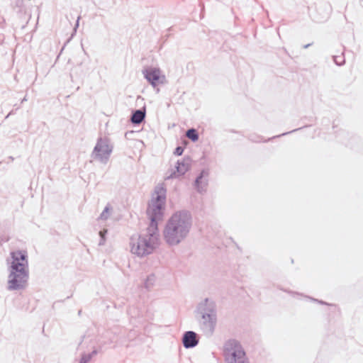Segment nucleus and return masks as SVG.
<instances>
[{"label": "nucleus", "mask_w": 363, "mask_h": 363, "mask_svg": "<svg viewBox=\"0 0 363 363\" xmlns=\"http://www.w3.org/2000/svg\"><path fill=\"white\" fill-rule=\"evenodd\" d=\"M196 334L192 331L186 332L183 337L184 346L186 348L194 347L197 345Z\"/></svg>", "instance_id": "9"}, {"label": "nucleus", "mask_w": 363, "mask_h": 363, "mask_svg": "<svg viewBox=\"0 0 363 363\" xmlns=\"http://www.w3.org/2000/svg\"><path fill=\"white\" fill-rule=\"evenodd\" d=\"M12 262L11 269L13 270H20L21 269L27 270L28 262L26 259L27 253L26 251L18 250L11 253Z\"/></svg>", "instance_id": "6"}, {"label": "nucleus", "mask_w": 363, "mask_h": 363, "mask_svg": "<svg viewBox=\"0 0 363 363\" xmlns=\"http://www.w3.org/2000/svg\"><path fill=\"white\" fill-rule=\"evenodd\" d=\"M186 135L187 138H189L190 140H191L194 142L197 141L199 139L198 133H197L196 130L194 128L189 129V130H187Z\"/></svg>", "instance_id": "13"}, {"label": "nucleus", "mask_w": 363, "mask_h": 363, "mask_svg": "<svg viewBox=\"0 0 363 363\" xmlns=\"http://www.w3.org/2000/svg\"><path fill=\"white\" fill-rule=\"evenodd\" d=\"M111 211H112V208L109 205L106 206L104 210L101 213L99 219L102 220H107L110 217Z\"/></svg>", "instance_id": "12"}, {"label": "nucleus", "mask_w": 363, "mask_h": 363, "mask_svg": "<svg viewBox=\"0 0 363 363\" xmlns=\"http://www.w3.org/2000/svg\"><path fill=\"white\" fill-rule=\"evenodd\" d=\"M111 152V148L107 142L100 140L95 148H94V154L96 157L99 158L106 157L110 152Z\"/></svg>", "instance_id": "8"}, {"label": "nucleus", "mask_w": 363, "mask_h": 363, "mask_svg": "<svg viewBox=\"0 0 363 363\" xmlns=\"http://www.w3.org/2000/svg\"><path fill=\"white\" fill-rule=\"evenodd\" d=\"M145 116V111H136L132 116L131 121L133 123L138 124L143 121Z\"/></svg>", "instance_id": "10"}, {"label": "nucleus", "mask_w": 363, "mask_h": 363, "mask_svg": "<svg viewBox=\"0 0 363 363\" xmlns=\"http://www.w3.org/2000/svg\"><path fill=\"white\" fill-rule=\"evenodd\" d=\"M164 202L165 191L160 188L153 195L147 209V214L150 220L147 230L153 233L157 232V222L162 219Z\"/></svg>", "instance_id": "2"}, {"label": "nucleus", "mask_w": 363, "mask_h": 363, "mask_svg": "<svg viewBox=\"0 0 363 363\" xmlns=\"http://www.w3.org/2000/svg\"><path fill=\"white\" fill-rule=\"evenodd\" d=\"M189 169V164L185 162L184 161L180 162L177 163V171L178 175H182Z\"/></svg>", "instance_id": "11"}, {"label": "nucleus", "mask_w": 363, "mask_h": 363, "mask_svg": "<svg viewBox=\"0 0 363 363\" xmlns=\"http://www.w3.org/2000/svg\"><path fill=\"white\" fill-rule=\"evenodd\" d=\"M183 152V148L181 147H178L176 148L175 150V152L174 153L177 155H181Z\"/></svg>", "instance_id": "14"}, {"label": "nucleus", "mask_w": 363, "mask_h": 363, "mask_svg": "<svg viewBox=\"0 0 363 363\" xmlns=\"http://www.w3.org/2000/svg\"><path fill=\"white\" fill-rule=\"evenodd\" d=\"M202 177H203V173H201V176L199 177H198L197 179L196 180V184L197 186L199 185L200 180L202 179Z\"/></svg>", "instance_id": "15"}, {"label": "nucleus", "mask_w": 363, "mask_h": 363, "mask_svg": "<svg viewBox=\"0 0 363 363\" xmlns=\"http://www.w3.org/2000/svg\"><path fill=\"white\" fill-rule=\"evenodd\" d=\"M28 278V270L23 269L13 270V269H11L8 281L9 289L17 290L24 288L26 286Z\"/></svg>", "instance_id": "4"}, {"label": "nucleus", "mask_w": 363, "mask_h": 363, "mask_svg": "<svg viewBox=\"0 0 363 363\" xmlns=\"http://www.w3.org/2000/svg\"><path fill=\"white\" fill-rule=\"evenodd\" d=\"M191 215L184 211L177 212L169 218L164 232L166 241L170 245L178 244L189 232Z\"/></svg>", "instance_id": "1"}, {"label": "nucleus", "mask_w": 363, "mask_h": 363, "mask_svg": "<svg viewBox=\"0 0 363 363\" xmlns=\"http://www.w3.org/2000/svg\"><path fill=\"white\" fill-rule=\"evenodd\" d=\"M230 363H245V352L240 344L236 340H230L226 345Z\"/></svg>", "instance_id": "5"}, {"label": "nucleus", "mask_w": 363, "mask_h": 363, "mask_svg": "<svg viewBox=\"0 0 363 363\" xmlns=\"http://www.w3.org/2000/svg\"><path fill=\"white\" fill-rule=\"evenodd\" d=\"M143 73L146 79L154 86L161 83L164 78L161 74L160 70L157 68L147 69Z\"/></svg>", "instance_id": "7"}, {"label": "nucleus", "mask_w": 363, "mask_h": 363, "mask_svg": "<svg viewBox=\"0 0 363 363\" xmlns=\"http://www.w3.org/2000/svg\"><path fill=\"white\" fill-rule=\"evenodd\" d=\"M107 230H104L103 231H100L99 234L101 235V238H104L105 234L106 233Z\"/></svg>", "instance_id": "16"}, {"label": "nucleus", "mask_w": 363, "mask_h": 363, "mask_svg": "<svg viewBox=\"0 0 363 363\" xmlns=\"http://www.w3.org/2000/svg\"><path fill=\"white\" fill-rule=\"evenodd\" d=\"M149 235L140 236L137 240H133L131 246V252L138 256H144L150 254L154 250L157 244L156 233L148 230Z\"/></svg>", "instance_id": "3"}]
</instances>
